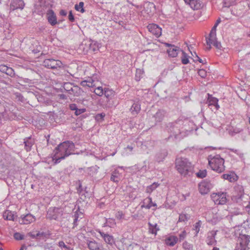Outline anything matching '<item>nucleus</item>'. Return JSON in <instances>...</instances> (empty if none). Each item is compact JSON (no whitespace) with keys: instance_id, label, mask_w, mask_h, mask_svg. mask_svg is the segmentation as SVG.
Wrapping results in <instances>:
<instances>
[{"instance_id":"7c9ffc66","label":"nucleus","mask_w":250,"mask_h":250,"mask_svg":"<svg viewBox=\"0 0 250 250\" xmlns=\"http://www.w3.org/2000/svg\"><path fill=\"white\" fill-rule=\"evenodd\" d=\"M216 201H218V204L224 205L226 204L227 201L226 194L224 193H218Z\"/></svg>"},{"instance_id":"6e6d98bb","label":"nucleus","mask_w":250,"mask_h":250,"mask_svg":"<svg viewBox=\"0 0 250 250\" xmlns=\"http://www.w3.org/2000/svg\"><path fill=\"white\" fill-rule=\"evenodd\" d=\"M249 248L248 246L246 245H240V244H237L235 250H248Z\"/></svg>"},{"instance_id":"680f3d73","label":"nucleus","mask_w":250,"mask_h":250,"mask_svg":"<svg viewBox=\"0 0 250 250\" xmlns=\"http://www.w3.org/2000/svg\"><path fill=\"white\" fill-rule=\"evenodd\" d=\"M116 217L118 219L121 220V219H122V218H123L124 217V214L121 211H118L116 214Z\"/></svg>"},{"instance_id":"de8ad7c7","label":"nucleus","mask_w":250,"mask_h":250,"mask_svg":"<svg viewBox=\"0 0 250 250\" xmlns=\"http://www.w3.org/2000/svg\"><path fill=\"white\" fill-rule=\"evenodd\" d=\"M16 99H17L19 101L24 102L25 101V99L22 95L19 92H16L14 94Z\"/></svg>"},{"instance_id":"f8f14e48","label":"nucleus","mask_w":250,"mask_h":250,"mask_svg":"<svg viewBox=\"0 0 250 250\" xmlns=\"http://www.w3.org/2000/svg\"><path fill=\"white\" fill-rule=\"evenodd\" d=\"M36 219L34 216L30 213L26 215H21L19 219V222L20 224H29L35 221Z\"/></svg>"},{"instance_id":"774afa93","label":"nucleus","mask_w":250,"mask_h":250,"mask_svg":"<svg viewBox=\"0 0 250 250\" xmlns=\"http://www.w3.org/2000/svg\"><path fill=\"white\" fill-rule=\"evenodd\" d=\"M68 19H69V21L71 22H74L75 21L74 16L72 13V11H70L69 12Z\"/></svg>"},{"instance_id":"c03bdc74","label":"nucleus","mask_w":250,"mask_h":250,"mask_svg":"<svg viewBox=\"0 0 250 250\" xmlns=\"http://www.w3.org/2000/svg\"><path fill=\"white\" fill-rule=\"evenodd\" d=\"M7 103L4 101H0V114L2 115V114L5 111V108Z\"/></svg>"},{"instance_id":"49530a36","label":"nucleus","mask_w":250,"mask_h":250,"mask_svg":"<svg viewBox=\"0 0 250 250\" xmlns=\"http://www.w3.org/2000/svg\"><path fill=\"white\" fill-rule=\"evenodd\" d=\"M236 0H224V6L229 7L231 5L234 4Z\"/></svg>"},{"instance_id":"2eb2a0df","label":"nucleus","mask_w":250,"mask_h":250,"mask_svg":"<svg viewBox=\"0 0 250 250\" xmlns=\"http://www.w3.org/2000/svg\"><path fill=\"white\" fill-rule=\"evenodd\" d=\"M25 6V3L22 0H11L10 7V9L14 11L20 9L22 10Z\"/></svg>"},{"instance_id":"20e7f679","label":"nucleus","mask_w":250,"mask_h":250,"mask_svg":"<svg viewBox=\"0 0 250 250\" xmlns=\"http://www.w3.org/2000/svg\"><path fill=\"white\" fill-rule=\"evenodd\" d=\"M233 194L231 196V200L233 202L239 204L240 205L245 206L247 203L244 199H248L247 195L244 193V188L241 185H237L234 187Z\"/></svg>"},{"instance_id":"423d86ee","label":"nucleus","mask_w":250,"mask_h":250,"mask_svg":"<svg viewBox=\"0 0 250 250\" xmlns=\"http://www.w3.org/2000/svg\"><path fill=\"white\" fill-rule=\"evenodd\" d=\"M82 237L84 240V242L86 244L89 250H105L103 245L97 242L93 238H89L83 234H82Z\"/></svg>"},{"instance_id":"4be33fe9","label":"nucleus","mask_w":250,"mask_h":250,"mask_svg":"<svg viewBox=\"0 0 250 250\" xmlns=\"http://www.w3.org/2000/svg\"><path fill=\"white\" fill-rule=\"evenodd\" d=\"M182 51L180 49V48L175 45L171 46V48H169L167 50V53H168V55L171 57H176L178 53Z\"/></svg>"},{"instance_id":"ddd939ff","label":"nucleus","mask_w":250,"mask_h":250,"mask_svg":"<svg viewBox=\"0 0 250 250\" xmlns=\"http://www.w3.org/2000/svg\"><path fill=\"white\" fill-rule=\"evenodd\" d=\"M59 210L58 208H50L47 211L46 218L50 220H56L60 214Z\"/></svg>"},{"instance_id":"e2e57ef3","label":"nucleus","mask_w":250,"mask_h":250,"mask_svg":"<svg viewBox=\"0 0 250 250\" xmlns=\"http://www.w3.org/2000/svg\"><path fill=\"white\" fill-rule=\"evenodd\" d=\"M198 73L202 78H205L207 75L206 72L204 69H200L198 71Z\"/></svg>"},{"instance_id":"9b49d317","label":"nucleus","mask_w":250,"mask_h":250,"mask_svg":"<svg viewBox=\"0 0 250 250\" xmlns=\"http://www.w3.org/2000/svg\"><path fill=\"white\" fill-rule=\"evenodd\" d=\"M97 231L100 233L101 237L106 244L109 245L111 246H113V244H115V239L112 235L102 231L100 229L97 230Z\"/></svg>"},{"instance_id":"a211bd4d","label":"nucleus","mask_w":250,"mask_h":250,"mask_svg":"<svg viewBox=\"0 0 250 250\" xmlns=\"http://www.w3.org/2000/svg\"><path fill=\"white\" fill-rule=\"evenodd\" d=\"M218 100L215 97L212 96L211 95L208 94V100L207 103H208V106H214L215 109L218 110L220 106L218 104Z\"/></svg>"},{"instance_id":"a878e982","label":"nucleus","mask_w":250,"mask_h":250,"mask_svg":"<svg viewBox=\"0 0 250 250\" xmlns=\"http://www.w3.org/2000/svg\"><path fill=\"white\" fill-rule=\"evenodd\" d=\"M223 178L228 180L230 182L236 181L238 180V176L234 173H231L230 174H224L222 175Z\"/></svg>"},{"instance_id":"a19ab883","label":"nucleus","mask_w":250,"mask_h":250,"mask_svg":"<svg viewBox=\"0 0 250 250\" xmlns=\"http://www.w3.org/2000/svg\"><path fill=\"white\" fill-rule=\"evenodd\" d=\"M190 218V215L188 214H181L179 217V222L187 221Z\"/></svg>"},{"instance_id":"e433bc0d","label":"nucleus","mask_w":250,"mask_h":250,"mask_svg":"<svg viewBox=\"0 0 250 250\" xmlns=\"http://www.w3.org/2000/svg\"><path fill=\"white\" fill-rule=\"evenodd\" d=\"M116 225L115 221L114 219L109 218L106 220L104 226H108L110 228H113Z\"/></svg>"},{"instance_id":"7ed1b4c3","label":"nucleus","mask_w":250,"mask_h":250,"mask_svg":"<svg viewBox=\"0 0 250 250\" xmlns=\"http://www.w3.org/2000/svg\"><path fill=\"white\" fill-rule=\"evenodd\" d=\"M75 148V145L72 141H66L60 144L55 151L57 155L61 154L62 158H66L74 153Z\"/></svg>"},{"instance_id":"b1692460","label":"nucleus","mask_w":250,"mask_h":250,"mask_svg":"<svg viewBox=\"0 0 250 250\" xmlns=\"http://www.w3.org/2000/svg\"><path fill=\"white\" fill-rule=\"evenodd\" d=\"M216 234V232L214 231H211L208 233V235L206 240L208 245H215L216 243V241L215 240V236Z\"/></svg>"},{"instance_id":"cd10ccee","label":"nucleus","mask_w":250,"mask_h":250,"mask_svg":"<svg viewBox=\"0 0 250 250\" xmlns=\"http://www.w3.org/2000/svg\"><path fill=\"white\" fill-rule=\"evenodd\" d=\"M189 5L194 10H198L202 8L203 3L200 0H191Z\"/></svg>"},{"instance_id":"f03ea898","label":"nucleus","mask_w":250,"mask_h":250,"mask_svg":"<svg viewBox=\"0 0 250 250\" xmlns=\"http://www.w3.org/2000/svg\"><path fill=\"white\" fill-rule=\"evenodd\" d=\"M176 168L178 172L184 177L192 174L194 167L188 160L185 158H179L176 159Z\"/></svg>"},{"instance_id":"9d476101","label":"nucleus","mask_w":250,"mask_h":250,"mask_svg":"<svg viewBox=\"0 0 250 250\" xmlns=\"http://www.w3.org/2000/svg\"><path fill=\"white\" fill-rule=\"evenodd\" d=\"M50 4L45 0H38L35 4V8L38 12L43 14L45 13L47 8H49Z\"/></svg>"},{"instance_id":"bf43d9fd","label":"nucleus","mask_w":250,"mask_h":250,"mask_svg":"<svg viewBox=\"0 0 250 250\" xmlns=\"http://www.w3.org/2000/svg\"><path fill=\"white\" fill-rule=\"evenodd\" d=\"M59 246L61 248H63L66 250H70V248L69 247H67L63 242V241H61L59 242L58 244Z\"/></svg>"},{"instance_id":"c756f323","label":"nucleus","mask_w":250,"mask_h":250,"mask_svg":"<svg viewBox=\"0 0 250 250\" xmlns=\"http://www.w3.org/2000/svg\"><path fill=\"white\" fill-rule=\"evenodd\" d=\"M165 116V112L162 110H158L157 112L153 115L156 122H161Z\"/></svg>"},{"instance_id":"338daca9","label":"nucleus","mask_w":250,"mask_h":250,"mask_svg":"<svg viewBox=\"0 0 250 250\" xmlns=\"http://www.w3.org/2000/svg\"><path fill=\"white\" fill-rule=\"evenodd\" d=\"M183 247L184 249L188 250H191L192 249V246L188 244L187 242H185L183 243Z\"/></svg>"},{"instance_id":"c85d7f7f","label":"nucleus","mask_w":250,"mask_h":250,"mask_svg":"<svg viewBox=\"0 0 250 250\" xmlns=\"http://www.w3.org/2000/svg\"><path fill=\"white\" fill-rule=\"evenodd\" d=\"M167 152L166 150H162L158 152L155 156L156 160L158 162H160L163 161L165 157L167 156Z\"/></svg>"},{"instance_id":"864d4df0","label":"nucleus","mask_w":250,"mask_h":250,"mask_svg":"<svg viewBox=\"0 0 250 250\" xmlns=\"http://www.w3.org/2000/svg\"><path fill=\"white\" fill-rule=\"evenodd\" d=\"M105 114L104 113H99L97 114L95 116V119L97 121H102L104 120V118L105 117Z\"/></svg>"},{"instance_id":"aec40b11","label":"nucleus","mask_w":250,"mask_h":250,"mask_svg":"<svg viewBox=\"0 0 250 250\" xmlns=\"http://www.w3.org/2000/svg\"><path fill=\"white\" fill-rule=\"evenodd\" d=\"M35 143L34 139L31 137L26 138L24 139V148L27 151L31 150V147Z\"/></svg>"},{"instance_id":"412c9836","label":"nucleus","mask_w":250,"mask_h":250,"mask_svg":"<svg viewBox=\"0 0 250 250\" xmlns=\"http://www.w3.org/2000/svg\"><path fill=\"white\" fill-rule=\"evenodd\" d=\"M178 238L176 236L171 235L165 240V244L170 247L174 246L178 242Z\"/></svg>"},{"instance_id":"f257e3e1","label":"nucleus","mask_w":250,"mask_h":250,"mask_svg":"<svg viewBox=\"0 0 250 250\" xmlns=\"http://www.w3.org/2000/svg\"><path fill=\"white\" fill-rule=\"evenodd\" d=\"M166 131L170 134L169 137L181 139L186 135L188 130L184 128L183 122L182 121L169 123L166 125Z\"/></svg>"},{"instance_id":"09e8293b","label":"nucleus","mask_w":250,"mask_h":250,"mask_svg":"<svg viewBox=\"0 0 250 250\" xmlns=\"http://www.w3.org/2000/svg\"><path fill=\"white\" fill-rule=\"evenodd\" d=\"M157 187V185L154 183L151 185L148 186L146 189V191L148 193L151 192Z\"/></svg>"},{"instance_id":"6e6552de","label":"nucleus","mask_w":250,"mask_h":250,"mask_svg":"<svg viewBox=\"0 0 250 250\" xmlns=\"http://www.w3.org/2000/svg\"><path fill=\"white\" fill-rule=\"evenodd\" d=\"M62 65L61 61L53 59H46L43 62V65L46 68L52 69L60 68Z\"/></svg>"},{"instance_id":"a18cd8bd","label":"nucleus","mask_w":250,"mask_h":250,"mask_svg":"<svg viewBox=\"0 0 250 250\" xmlns=\"http://www.w3.org/2000/svg\"><path fill=\"white\" fill-rule=\"evenodd\" d=\"M217 26H216L214 25L213 27L212 28L209 35V38H212L213 40L214 38H216V28Z\"/></svg>"},{"instance_id":"4d7b16f0","label":"nucleus","mask_w":250,"mask_h":250,"mask_svg":"<svg viewBox=\"0 0 250 250\" xmlns=\"http://www.w3.org/2000/svg\"><path fill=\"white\" fill-rule=\"evenodd\" d=\"M56 153V151H55ZM54 157H55V164H58L61 162V160L62 159H64L65 158H62V155L61 154H58L57 155L56 153L55 154Z\"/></svg>"},{"instance_id":"f704fd0d","label":"nucleus","mask_w":250,"mask_h":250,"mask_svg":"<svg viewBox=\"0 0 250 250\" xmlns=\"http://www.w3.org/2000/svg\"><path fill=\"white\" fill-rule=\"evenodd\" d=\"M119 173L118 171H117L116 170L114 171L112 173L110 180L115 183H118L119 181Z\"/></svg>"},{"instance_id":"6ab92c4d","label":"nucleus","mask_w":250,"mask_h":250,"mask_svg":"<svg viewBox=\"0 0 250 250\" xmlns=\"http://www.w3.org/2000/svg\"><path fill=\"white\" fill-rule=\"evenodd\" d=\"M46 233L44 232L35 231L28 233V235L33 239H43L46 237Z\"/></svg>"},{"instance_id":"2f4dec72","label":"nucleus","mask_w":250,"mask_h":250,"mask_svg":"<svg viewBox=\"0 0 250 250\" xmlns=\"http://www.w3.org/2000/svg\"><path fill=\"white\" fill-rule=\"evenodd\" d=\"M141 109V105L138 103H134L131 106L130 110L133 115L137 114Z\"/></svg>"},{"instance_id":"1a4fd4ad","label":"nucleus","mask_w":250,"mask_h":250,"mask_svg":"<svg viewBox=\"0 0 250 250\" xmlns=\"http://www.w3.org/2000/svg\"><path fill=\"white\" fill-rule=\"evenodd\" d=\"M15 107L7 103L5 108V111L2 114V116L5 119L13 120L15 119L17 116L16 113L13 112Z\"/></svg>"},{"instance_id":"37998d69","label":"nucleus","mask_w":250,"mask_h":250,"mask_svg":"<svg viewBox=\"0 0 250 250\" xmlns=\"http://www.w3.org/2000/svg\"><path fill=\"white\" fill-rule=\"evenodd\" d=\"M207 172L206 169L200 170L196 173V175L198 178H204L207 176Z\"/></svg>"},{"instance_id":"8fccbe9b","label":"nucleus","mask_w":250,"mask_h":250,"mask_svg":"<svg viewBox=\"0 0 250 250\" xmlns=\"http://www.w3.org/2000/svg\"><path fill=\"white\" fill-rule=\"evenodd\" d=\"M213 46H214L217 49H221L222 48V46L221 45V44L220 43V42H218L216 40V38H214L213 39V41L212 42V43Z\"/></svg>"},{"instance_id":"603ef678","label":"nucleus","mask_w":250,"mask_h":250,"mask_svg":"<svg viewBox=\"0 0 250 250\" xmlns=\"http://www.w3.org/2000/svg\"><path fill=\"white\" fill-rule=\"evenodd\" d=\"M6 74L11 77H14L15 75V73L14 70L12 68L9 67H8L7 68Z\"/></svg>"},{"instance_id":"0eeeda50","label":"nucleus","mask_w":250,"mask_h":250,"mask_svg":"<svg viewBox=\"0 0 250 250\" xmlns=\"http://www.w3.org/2000/svg\"><path fill=\"white\" fill-rule=\"evenodd\" d=\"M115 94V91L112 89L108 88H104V95L106 98V100L104 101V100L101 98L99 100V104L102 105L103 107H106L107 103L114 96Z\"/></svg>"},{"instance_id":"dca6fc26","label":"nucleus","mask_w":250,"mask_h":250,"mask_svg":"<svg viewBox=\"0 0 250 250\" xmlns=\"http://www.w3.org/2000/svg\"><path fill=\"white\" fill-rule=\"evenodd\" d=\"M147 28L150 32L154 35L156 37H159L161 35L162 29L155 24H149Z\"/></svg>"},{"instance_id":"f3484780","label":"nucleus","mask_w":250,"mask_h":250,"mask_svg":"<svg viewBox=\"0 0 250 250\" xmlns=\"http://www.w3.org/2000/svg\"><path fill=\"white\" fill-rule=\"evenodd\" d=\"M198 187L199 192L202 194H206L209 191L211 185L208 182L204 181L199 184Z\"/></svg>"},{"instance_id":"69168bd1","label":"nucleus","mask_w":250,"mask_h":250,"mask_svg":"<svg viewBox=\"0 0 250 250\" xmlns=\"http://www.w3.org/2000/svg\"><path fill=\"white\" fill-rule=\"evenodd\" d=\"M228 149L237 154L240 157H242L243 156V154L239 152V150L237 149H235L234 148H228Z\"/></svg>"},{"instance_id":"72a5a7b5","label":"nucleus","mask_w":250,"mask_h":250,"mask_svg":"<svg viewBox=\"0 0 250 250\" xmlns=\"http://www.w3.org/2000/svg\"><path fill=\"white\" fill-rule=\"evenodd\" d=\"M83 92L82 89L77 85H73L71 92H69L70 94L74 95V96H79Z\"/></svg>"},{"instance_id":"ea45409f","label":"nucleus","mask_w":250,"mask_h":250,"mask_svg":"<svg viewBox=\"0 0 250 250\" xmlns=\"http://www.w3.org/2000/svg\"><path fill=\"white\" fill-rule=\"evenodd\" d=\"M144 73V71L141 69H136L135 74V80L139 81L142 78V76Z\"/></svg>"},{"instance_id":"58836bf2","label":"nucleus","mask_w":250,"mask_h":250,"mask_svg":"<svg viewBox=\"0 0 250 250\" xmlns=\"http://www.w3.org/2000/svg\"><path fill=\"white\" fill-rule=\"evenodd\" d=\"M73 86V85L71 83H64L63 87L64 89L69 94V92H71L72 90Z\"/></svg>"},{"instance_id":"bb28decb","label":"nucleus","mask_w":250,"mask_h":250,"mask_svg":"<svg viewBox=\"0 0 250 250\" xmlns=\"http://www.w3.org/2000/svg\"><path fill=\"white\" fill-rule=\"evenodd\" d=\"M250 236L248 235H240L238 240L240 245H246L248 246L250 243Z\"/></svg>"},{"instance_id":"052dcab7","label":"nucleus","mask_w":250,"mask_h":250,"mask_svg":"<svg viewBox=\"0 0 250 250\" xmlns=\"http://www.w3.org/2000/svg\"><path fill=\"white\" fill-rule=\"evenodd\" d=\"M8 67L6 65L1 64L0 65V71L6 74Z\"/></svg>"},{"instance_id":"5701e85b","label":"nucleus","mask_w":250,"mask_h":250,"mask_svg":"<svg viewBox=\"0 0 250 250\" xmlns=\"http://www.w3.org/2000/svg\"><path fill=\"white\" fill-rule=\"evenodd\" d=\"M17 216L15 215L14 212L9 210H6L3 213V217L5 220L15 221Z\"/></svg>"},{"instance_id":"13d9d810","label":"nucleus","mask_w":250,"mask_h":250,"mask_svg":"<svg viewBox=\"0 0 250 250\" xmlns=\"http://www.w3.org/2000/svg\"><path fill=\"white\" fill-rule=\"evenodd\" d=\"M86 111V109L85 108H80L79 109L77 108V109L76 110L75 112V114L76 115H79L83 113H84Z\"/></svg>"},{"instance_id":"79ce46f5","label":"nucleus","mask_w":250,"mask_h":250,"mask_svg":"<svg viewBox=\"0 0 250 250\" xmlns=\"http://www.w3.org/2000/svg\"><path fill=\"white\" fill-rule=\"evenodd\" d=\"M94 93L99 96H102L104 93V88L102 86H99L95 89Z\"/></svg>"},{"instance_id":"0e129e2a","label":"nucleus","mask_w":250,"mask_h":250,"mask_svg":"<svg viewBox=\"0 0 250 250\" xmlns=\"http://www.w3.org/2000/svg\"><path fill=\"white\" fill-rule=\"evenodd\" d=\"M81 85L83 86H88V87H91V85H92V83H90V82H89L88 83L87 81H82L81 83Z\"/></svg>"},{"instance_id":"4c0bfd02","label":"nucleus","mask_w":250,"mask_h":250,"mask_svg":"<svg viewBox=\"0 0 250 250\" xmlns=\"http://www.w3.org/2000/svg\"><path fill=\"white\" fill-rule=\"evenodd\" d=\"M83 2L81 1L79 2V4H76L75 5V8L77 11H80L82 13H83L85 12V10L83 8Z\"/></svg>"},{"instance_id":"3c124183","label":"nucleus","mask_w":250,"mask_h":250,"mask_svg":"<svg viewBox=\"0 0 250 250\" xmlns=\"http://www.w3.org/2000/svg\"><path fill=\"white\" fill-rule=\"evenodd\" d=\"M14 238L17 240H21L24 239V235L20 232H15L14 234Z\"/></svg>"},{"instance_id":"393cba45","label":"nucleus","mask_w":250,"mask_h":250,"mask_svg":"<svg viewBox=\"0 0 250 250\" xmlns=\"http://www.w3.org/2000/svg\"><path fill=\"white\" fill-rule=\"evenodd\" d=\"M156 206L157 205L156 203H153L152 202V198L150 197H148L144 200L143 205L141 206V208H145L147 209H149L151 207H156Z\"/></svg>"},{"instance_id":"5fc2aeb1","label":"nucleus","mask_w":250,"mask_h":250,"mask_svg":"<svg viewBox=\"0 0 250 250\" xmlns=\"http://www.w3.org/2000/svg\"><path fill=\"white\" fill-rule=\"evenodd\" d=\"M206 41H207V44L208 46L206 47V50H209L211 48V44L212 43L213 40L212 38H207Z\"/></svg>"},{"instance_id":"473e14b6","label":"nucleus","mask_w":250,"mask_h":250,"mask_svg":"<svg viewBox=\"0 0 250 250\" xmlns=\"http://www.w3.org/2000/svg\"><path fill=\"white\" fill-rule=\"evenodd\" d=\"M148 225L149 226V232L156 235L157 231L160 230L159 228L158 227L157 224H155V225H153L149 222Z\"/></svg>"},{"instance_id":"4468645a","label":"nucleus","mask_w":250,"mask_h":250,"mask_svg":"<svg viewBox=\"0 0 250 250\" xmlns=\"http://www.w3.org/2000/svg\"><path fill=\"white\" fill-rule=\"evenodd\" d=\"M46 18L48 22L52 25H55L58 22L57 20V17L53 10L49 9L47 11Z\"/></svg>"},{"instance_id":"39448f33","label":"nucleus","mask_w":250,"mask_h":250,"mask_svg":"<svg viewBox=\"0 0 250 250\" xmlns=\"http://www.w3.org/2000/svg\"><path fill=\"white\" fill-rule=\"evenodd\" d=\"M224 162V159L219 155H216L208 160V164L213 170L220 173L225 169Z\"/></svg>"},{"instance_id":"c9c22d12","label":"nucleus","mask_w":250,"mask_h":250,"mask_svg":"<svg viewBox=\"0 0 250 250\" xmlns=\"http://www.w3.org/2000/svg\"><path fill=\"white\" fill-rule=\"evenodd\" d=\"M182 52V56L181 57V62L183 64H187L189 62L188 56V55L183 50L181 51Z\"/></svg>"}]
</instances>
